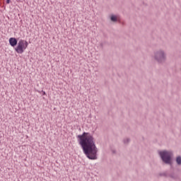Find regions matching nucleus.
Listing matches in <instances>:
<instances>
[{
	"instance_id": "1",
	"label": "nucleus",
	"mask_w": 181,
	"mask_h": 181,
	"mask_svg": "<svg viewBox=\"0 0 181 181\" xmlns=\"http://www.w3.org/2000/svg\"><path fill=\"white\" fill-rule=\"evenodd\" d=\"M78 141L81 145L83 153L90 160H95L98 159L97 153L98 148L95 146V141H94V137L89 132H84L82 134L77 136Z\"/></svg>"
},
{
	"instance_id": "2",
	"label": "nucleus",
	"mask_w": 181,
	"mask_h": 181,
	"mask_svg": "<svg viewBox=\"0 0 181 181\" xmlns=\"http://www.w3.org/2000/svg\"><path fill=\"white\" fill-rule=\"evenodd\" d=\"M158 155L163 163L172 166V158H173V152L168 150H163L158 152Z\"/></svg>"
},
{
	"instance_id": "3",
	"label": "nucleus",
	"mask_w": 181,
	"mask_h": 181,
	"mask_svg": "<svg viewBox=\"0 0 181 181\" xmlns=\"http://www.w3.org/2000/svg\"><path fill=\"white\" fill-rule=\"evenodd\" d=\"M153 59L158 64H163L166 62V52L163 49L155 51L153 53Z\"/></svg>"
},
{
	"instance_id": "4",
	"label": "nucleus",
	"mask_w": 181,
	"mask_h": 181,
	"mask_svg": "<svg viewBox=\"0 0 181 181\" xmlns=\"http://www.w3.org/2000/svg\"><path fill=\"white\" fill-rule=\"evenodd\" d=\"M15 50L19 54H22L25 50V40H20L18 42V46L15 48Z\"/></svg>"
},
{
	"instance_id": "5",
	"label": "nucleus",
	"mask_w": 181,
	"mask_h": 181,
	"mask_svg": "<svg viewBox=\"0 0 181 181\" xmlns=\"http://www.w3.org/2000/svg\"><path fill=\"white\" fill-rule=\"evenodd\" d=\"M8 42L12 47H15L18 45V40L16 37L9 38Z\"/></svg>"
},
{
	"instance_id": "6",
	"label": "nucleus",
	"mask_w": 181,
	"mask_h": 181,
	"mask_svg": "<svg viewBox=\"0 0 181 181\" xmlns=\"http://www.w3.org/2000/svg\"><path fill=\"white\" fill-rule=\"evenodd\" d=\"M168 177L173 179V180H177V179H179V175L175 174V173H172L170 174H168Z\"/></svg>"
},
{
	"instance_id": "7",
	"label": "nucleus",
	"mask_w": 181,
	"mask_h": 181,
	"mask_svg": "<svg viewBox=\"0 0 181 181\" xmlns=\"http://www.w3.org/2000/svg\"><path fill=\"white\" fill-rule=\"evenodd\" d=\"M158 176H160V177H169V173H168V171H165L164 173H160L158 174Z\"/></svg>"
},
{
	"instance_id": "8",
	"label": "nucleus",
	"mask_w": 181,
	"mask_h": 181,
	"mask_svg": "<svg viewBox=\"0 0 181 181\" xmlns=\"http://www.w3.org/2000/svg\"><path fill=\"white\" fill-rule=\"evenodd\" d=\"M175 162L178 166H181V156L176 157Z\"/></svg>"
},
{
	"instance_id": "9",
	"label": "nucleus",
	"mask_w": 181,
	"mask_h": 181,
	"mask_svg": "<svg viewBox=\"0 0 181 181\" xmlns=\"http://www.w3.org/2000/svg\"><path fill=\"white\" fill-rule=\"evenodd\" d=\"M110 20L112 21V22H117L118 18H117V16L112 15L110 16Z\"/></svg>"
},
{
	"instance_id": "10",
	"label": "nucleus",
	"mask_w": 181,
	"mask_h": 181,
	"mask_svg": "<svg viewBox=\"0 0 181 181\" xmlns=\"http://www.w3.org/2000/svg\"><path fill=\"white\" fill-rule=\"evenodd\" d=\"M28 46H29V43L28 42V41L24 40V49H26Z\"/></svg>"
},
{
	"instance_id": "11",
	"label": "nucleus",
	"mask_w": 181,
	"mask_h": 181,
	"mask_svg": "<svg viewBox=\"0 0 181 181\" xmlns=\"http://www.w3.org/2000/svg\"><path fill=\"white\" fill-rule=\"evenodd\" d=\"M131 141V139H127L123 140L124 144H129V141Z\"/></svg>"
},
{
	"instance_id": "12",
	"label": "nucleus",
	"mask_w": 181,
	"mask_h": 181,
	"mask_svg": "<svg viewBox=\"0 0 181 181\" xmlns=\"http://www.w3.org/2000/svg\"><path fill=\"white\" fill-rule=\"evenodd\" d=\"M42 95H46V92L42 90Z\"/></svg>"
},
{
	"instance_id": "13",
	"label": "nucleus",
	"mask_w": 181,
	"mask_h": 181,
	"mask_svg": "<svg viewBox=\"0 0 181 181\" xmlns=\"http://www.w3.org/2000/svg\"><path fill=\"white\" fill-rule=\"evenodd\" d=\"M6 4H11V0H6Z\"/></svg>"
}]
</instances>
